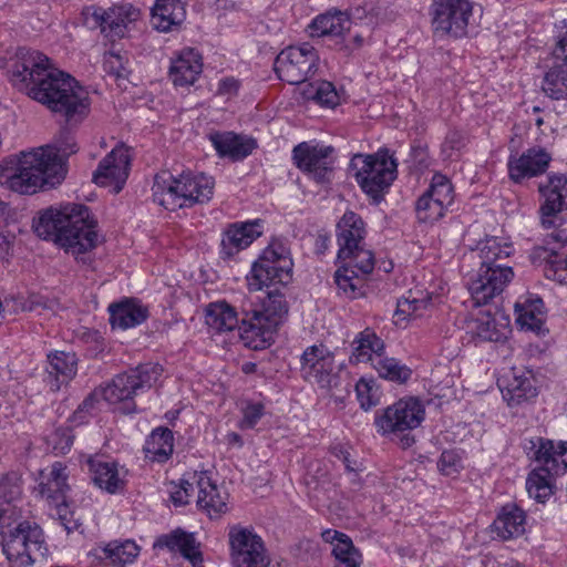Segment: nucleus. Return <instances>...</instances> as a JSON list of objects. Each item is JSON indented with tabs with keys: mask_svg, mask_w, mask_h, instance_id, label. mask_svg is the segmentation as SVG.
I'll list each match as a JSON object with an SVG mask.
<instances>
[{
	"mask_svg": "<svg viewBox=\"0 0 567 567\" xmlns=\"http://www.w3.org/2000/svg\"><path fill=\"white\" fill-rule=\"evenodd\" d=\"M12 85L30 99L63 115L69 123L81 122L89 113L86 90L68 73L54 68L39 51L19 48L8 62Z\"/></svg>",
	"mask_w": 567,
	"mask_h": 567,
	"instance_id": "obj_1",
	"label": "nucleus"
},
{
	"mask_svg": "<svg viewBox=\"0 0 567 567\" xmlns=\"http://www.w3.org/2000/svg\"><path fill=\"white\" fill-rule=\"evenodd\" d=\"M78 151L70 132H62L55 145L21 152L10 157L1 167L0 182L19 194H34L45 187H54L65 176L63 157Z\"/></svg>",
	"mask_w": 567,
	"mask_h": 567,
	"instance_id": "obj_2",
	"label": "nucleus"
},
{
	"mask_svg": "<svg viewBox=\"0 0 567 567\" xmlns=\"http://www.w3.org/2000/svg\"><path fill=\"white\" fill-rule=\"evenodd\" d=\"M33 228L39 237L52 240L75 257L94 249L100 243L97 223L84 205L49 208L34 220Z\"/></svg>",
	"mask_w": 567,
	"mask_h": 567,
	"instance_id": "obj_3",
	"label": "nucleus"
},
{
	"mask_svg": "<svg viewBox=\"0 0 567 567\" xmlns=\"http://www.w3.org/2000/svg\"><path fill=\"white\" fill-rule=\"evenodd\" d=\"M513 251L514 248L511 244L497 237L487 238L478 244L477 256L481 266L467 282L474 306L487 305L501 295L512 281L514 271L512 267L502 261L508 258Z\"/></svg>",
	"mask_w": 567,
	"mask_h": 567,
	"instance_id": "obj_4",
	"label": "nucleus"
},
{
	"mask_svg": "<svg viewBox=\"0 0 567 567\" xmlns=\"http://www.w3.org/2000/svg\"><path fill=\"white\" fill-rule=\"evenodd\" d=\"M215 181L205 174L169 172L155 175L152 186L154 202L168 210L189 208L208 203L214 194Z\"/></svg>",
	"mask_w": 567,
	"mask_h": 567,
	"instance_id": "obj_5",
	"label": "nucleus"
},
{
	"mask_svg": "<svg viewBox=\"0 0 567 567\" xmlns=\"http://www.w3.org/2000/svg\"><path fill=\"white\" fill-rule=\"evenodd\" d=\"M1 546L9 567H33L48 551L42 528L30 520L2 532Z\"/></svg>",
	"mask_w": 567,
	"mask_h": 567,
	"instance_id": "obj_6",
	"label": "nucleus"
},
{
	"mask_svg": "<svg viewBox=\"0 0 567 567\" xmlns=\"http://www.w3.org/2000/svg\"><path fill=\"white\" fill-rule=\"evenodd\" d=\"M350 168L361 189L373 199H379L396 178L398 163L388 150L374 154H355Z\"/></svg>",
	"mask_w": 567,
	"mask_h": 567,
	"instance_id": "obj_7",
	"label": "nucleus"
},
{
	"mask_svg": "<svg viewBox=\"0 0 567 567\" xmlns=\"http://www.w3.org/2000/svg\"><path fill=\"white\" fill-rule=\"evenodd\" d=\"M425 411L420 400L415 398L400 399L375 414L377 432L390 439H400L402 447H410L414 437L410 432L424 420Z\"/></svg>",
	"mask_w": 567,
	"mask_h": 567,
	"instance_id": "obj_8",
	"label": "nucleus"
},
{
	"mask_svg": "<svg viewBox=\"0 0 567 567\" xmlns=\"http://www.w3.org/2000/svg\"><path fill=\"white\" fill-rule=\"evenodd\" d=\"M474 8L471 0H432L429 16L433 35L452 40L467 37L476 23Z\"/></svg>",
	"mask_w": 567,
	"mask_h": 567,
	"instance_id": "obj_9",
	"label": "nucleus"
},
{
	"mask_svg": "<svg viewBox=\"0 0 567 567\" xmlns=\"http://www.w3.org/2000/svg\"><path fill=\"white\" fill-rule=\"evenodd\" d=\"M293 262L288 247L274 240L252 264L247 276L249 291H259L271 286H287L292 279Z\"/></svg>",
	"mask_w": 567,
	"mask_h": 567,
	"instance_id": "obj_10",
	"label": "nucleus"
},
{
	"mask_svg": "<svg viewBox=\"0 0 567 567\" xmlns=\"http://www.w3.org/2000/svg\"><path fill=\"white\" fill-rule=\"evenodd\" d=\"M282 287L276 285L267 288V295L261 301L262 309L252 310L241 319L239 329L243 331L244 339L267 342L272 338L281 318L288 313V303Z\"/></svg>",
	"mask_w": 567,
	"mask_h": 567,
	"instance_id": "obj_11",
	"label": "nucleus"
},
{
	"mask_svg": "<svg viewBox=\"0 0 567 567\" xmlns=\"http://www.w3.org/2000/svg\"><path fill=\"white\" fill-rule=\"evenodd\" d=\"M162 367L155 363L140 364L135 369L117 374L112 382L101 386L104 400L110 404L124 403V411H135L133 398L151 389L162 373Z\"/></svg>",
	"mask_w": 567,
	"mask_h": 567,
	"instance_id": "obj_12",
	"label": "nucleus"
},
{
	"mask_svg": "<svg viewBox=\"0 0 567 567\" xmlns=\"http://www.w3.org/2000/svg\"><path fill=\"white\" fill-rule=\"evenodd\" d=\"M364 237L362 218L353 212H346L337 224L338 258H359L361 269L367 272L374 269V255L365 248Z\"/></svg>",
	"mask_w": 567,
	"mask_h": 567,
	"instance_id": "obj_13",
	"label": "nucleus"
},
{
	"mask_svg": "<svg viewBox=\"0 0 567 567\" xmlns=\"http://www.w3.org/2000/svg\"><path fill=\"white\" fill-rule=\"evenodd\" d=\"M319 56L309 43L299 47H288L276 58L274 69L281 81L289 84H300L315 74Z\"/></svg>",
	"mask_w": 567,
	"mask_h": 567,
	"instance_id": "obj_14",
	"label": "nucleus"
},
{
	"mask_svg": "<svg viewBox=\"0 0 567 567\" xmlns=\"http://www.w3.org/2000/svg\"><path fill=\"white\" fill-rule=\"evenodd\" d=\"M228 538L231 561L236 567H268L265 544L254 528L233 525Z\"/></svg>",
	"mask_w": 567,
	"mask_h": 567,
	"instance_id": "obj_15",
	"label": "nucleus"
},
{
	"mask_svg": "<svg viewBox=\"0 0 567 567\" xmlns=\"http://www.w3.org/2000/svg\"><path fill=\"white\" fill-rule=\"evenodd\" d=\"M454 203V188L451 181L441 173H435L426 192L419 197L415 205L417 219L422 223L440 220Z\"/></svg>",
	"mask_w": 567,
	"mask_h": 567,
	"instance_id": "obj_16",
	"label": "nucleus"
},
{
	"mask_svg": "<svg viewBox=\"0 0 567 567\" xmlns=\"http://www.w3.org/2000/svg\"><path fill=\"white\" fill-rule=\"evenodd\" d=\"M66 481V467L60 462H54L48 473L41 472L38 489L43 498L56 506L61 525L68 533H71L79 527V524L78 520L69 517L65 504V495L69 491Z\"/></svg>",
	"mask_w": 567,
	"mask_h": 567,
	"instance_id": "obj_17",
	"label": "nucleus"
},
{
	"mask_svg": "<svg viewBox=\"0 0 567 567\" xmlns=\"http://www.w3.org/2000/svg\"><path fill=\"white\" fill-rule=\"evenodd\" d=\"M333 147L302 142L293 147L296 166L317 183H328L333 171Z\"/></svg>",
	"mask_w": 567,
	"mask_h": 567,
	"instance_id": "obj_18",
	"label": "nucleus"
},
{
	"mask_svg": "<svg viewBox=\"0 0 567 567\" xmlns=\"http://www.w3.org/2000/svg\"><path fill=\"white\" fill-rule=\"evenodd\" d=\"M546 246H537L530 252V261L535 266L543 267L546 278L559 284H567V251L557 250L551 244L564 245L567 243L566 229H554L546 236Z\"/></svg>",
	"mask_w": 567,
	"mask_h": 567,
	"instance_id": "obj_19",
	"label": "nucleus"
},
{
	"mask_svg": "<svg viewBox=\"0 0 567 567\" xmlns=\"http://www.w3.org/2000/svg\"><path fill=\"white\" fill-rule=\"evenodd\" d=\"M301 372L308 381L321 388L337 383L334 354L323 344L308 347L301 357Z\"/></svg>",
	"mask_w": 567,
	"mask_h": 567,
	"instance_id": "obj_20",
	"label": "nucleus"
},
{
	"mask_svg": "<svg viewBox=\"0 0 567 567\" xmlns=\"http://www.w3.org/2000/svg\"><path fill=\"white\" fill-rule=\"evenodd\" d=\"M539 192L545 198L539 207L540 224L544 229H558L559 214L567 209V177L550 175L545 185H539Z\"/></svg>",
	"mask_w": 567,
	"mask_h": 567,
	"instance_id": "obj_21",
	"label": "nucleus"
},
{
	"mask_svg": "<svg viewBox=\"0 0 567 567\" xmlns=\"http://www.w3.org/2000/svg\"><path fill=\"white\" fill-rule=\"evenodd\" d=\"M524 451L530 460L546 465L557 476L567 472V441L532 437L525 440Z\"/></svg>",
	"mask_w": 567,
	"mask_h": 567,
	"instance_id": "obj_22",
	"label": "nucleus"
},
{
	"mask_svg": "<svg viewBox=\"0 0 567 567\" xmlns=\"http://www.w3.org/2000/svg\"><path fill=\"white\" fill-rule=\"evenodd\" d=\"M130 150L124 145L114 147L99 164L93 181L100 186H113L118 193L128 176Z\"/></svg>",
	"mask_w": 567,
	"mask_h": 567,
	"instance_id": "obj_23",
	"label": "nucleus"
},
{
	"mask_svg": "<svg viewBox=\"0 0 567 567\" xmlns=\"http://www.w3.org/2000/svg\"><path fill=\"white\" fill-rule=\"evenodd\" d=\"M262 227L259 220L234 223L223 233L220 256L229 259L249 247L260 235Z\"/></svg>",
	"mask_w": 567,
	"mask_h": 567,
	"instance_id": "obj_24",
	"label": "nucleus"
},
{
	"mask_svg": "<svg viewBox=\"0 0 567 567\" xmlns=\"http://www.w3.org/2000/svg\"><path fill=\"white\" fill-rule=\"evenodd\" d=\"M551 156L542 147H532L520 156H509L508 174L512 181L520 183L525 178L542 175L546 172Z\"/></svg>",
	"mask_w": 567,
	"mask_h": 567,
	"instance_id": "obj_25",
	"label": "nucleus"
},
{
	"mask_svg": "<svg viewBox=\"0 0 567 567\" xmlns=\"http://www.w3.org/2000/svg\"><path fill=\"white\" fill-rule=\"evenodd\" d=\"M198 489L197 505L209 518H219L228 512V493L219 488L205 472L194 473Z\"/></svg>",
	"mask_w": 567,
	"mask_h": 567,
	"instance_id": "obj_26",
	"label": "nucleus"
},
{
	"mask_svg": "<svg viewBox=\"0 0 567 567\" xmlns=\"http://www.w3.org/2000/svg\"><path fill=\"white\" fill-rule=\"evenodd\" d=\"M92 480L101 489L116 494L122 492L126 485L127 471L114 461H104L100 457L87 460Z\"/></svg>",
	"mask_w": 567,
	"mask_h": 567,
	"instance_id": "obj_27",
	"label": "nucleus"
},
{
	"mask_svg": "<svg viewBox=\"0 0 567 567\" xmlns=\"http://www.w3.org/2000/svg\"><path fill=\"white\" fill-rule=\"evenodd\" d=\"M94 18L103 31L109 30L114 35L123 37L127 27L141 18V10L130 2H122L109 9H96Z\"/></svg>",
	"mask_w": 567,
	"mask_h": 567,
	"instance_id": "obj_28",
	"label": "nucleus"
},
{
	"mask_svg": "<svg viewBox=\"0 0 567 567\" xmlns=\"http://www.w3.org/2000/svg\"><path fill=\"white\" fill-rule=\"evenodd\" d=\"M154 548H166L169 551H177L185 559L189 560L194 567L203 563L199 543L196 540L194 534L179 528L157 537L154 543Z\"/></svg>",
	"mask_w": 567,
	"mask_h": 567,
	"instance_id": "obj_29",
	"label": "nucleus"
},
{
	"mask_svg": "<svg viewBox=\"0 0 567 567\" xmlns=\"http://www.w3.org/2000/svg\"><path fill=\"white\" fill-rule=\"evenodd\" d=\"M202 71V55L195 49L186 48L172 61L169 78L177 86H188L195 83Z\"/></svg>",
	"mask_w": 567,
	"mask_h": 567,
	"instance_id": "obj_30",
	"label": "nucleus"
},
{
	"mask_svg": "<svg viewBox=\"0 0 567 567\" xmlns=\"http://www.w3.org/2000/svg\"><path fill=\"white\" fill-rule=\"evenodd\" d=\"M342 265L334 272V282L338 289L350 299L361 293L367 277L372 271L363 272L359 258H338Z\"/></svg>",
	"mask_w": 567,
	"mask_h": 567,
	"instance_id": "obj_31",
	"label": "nucleus"
},
{
	"mask_svg": "<svg viewBox=\"0 0 567 567\" xmlns=\"http://www.w3.org/2000/svg\"><path fill=\"white\" fill-rule=\"evenodd\" d=\"M516 322L523 330L543 333L545 329V307L539 297L523 296L515 303Z\"/></svg>",
	"mask_w": 567,
	"mask_h": 567,
	"instance_id": "obj_32",
	"label": "nucleus"
},
{
	"mask_svg": "<svg viewBox=\"0 0 567 567\" xmlns=\"http://www.w3.org/2000/svg\"><path fill=\"white\" fill-rule=\"evenodd\" d=\"M492 530L503 540L522 536L526 530V514L515 504H507L492 524Z\"/></svg>",
	"mask_w": 567,
	"mask_h": 567,
	"instance_id": "obj_33",
	"label": "nucleus"
},
{
	"mask_svg": "<svg viewBox=\"0 0 567 567\" xmlns=\"http://www.w3.org/2000/svg\"><path fill=\"white\" fill-rule=\"evenodd\" d=\"M210 141L219 156L234 161L246 158L256 148L255 140L233 132L212 134Z\"/></svg>",
	"mask_w": 567,
	"mask_h": 567,
	"instance_id": "obj_34",
	"label": "nucleus"
},
{
	"mask_svg": "<svg viewBox=\"0 0 567 567\" xmlns=\"http://www.w3.org/2000/svg\"><path fill=\"white\" fill-rule=\"evenodd\" d=\"M322 539L331 544L332 555L336 559L334 567H360L361 554L354 547L352 539L338 530L327 529L322 532Z\"/></svg>",
	"mask_w": 567,
	"mask_h": 567,
	"instance_id": "obj_35",
	"label": "nucleus"
},
{
	"mask_svg": "<svg viewBox=\"0 0 567 567\" xmlns=\"http://www.w3.org/2000/svg\"><path fill=\"white\" fill-rule=\"evenodd\" d=\"M110 322L113 328L126 330L144 322L148 317L147 308L135 299H125L109 307Z\"/></svg>",
	"mask_w": 567,
	"mask_h": 567,
	"instance_id": "obj_36",
	"label": "nucleus"
},
{
	"mask_svg": "<svg viewBox=\"0 0 567 567\" xmlns=\"http://www.w3.org/2000/svg\"><path fill=\"white\" fill-rule=\"evenodd\" d=\"M185 16L182 0H156L152 9L151 23L157 31L168 32L178 27Z\"/></svg>",
	"mask_w": 567,
	"mask_h": 567,
	"instance_id": "obj_37",
	"label": "nucleus"
},
{
	"mask_svg": "<svg viewBox=\"0 0 567 567\" xmlns=\"http://www.w3.org/2000/svg\"><path fill=\"white\" fill-rule=\"evenodd\" d=\"M499 388L509 406L522 404L537 395L535 380L529 372L523 374L513 372L512 378L503 380Z\"/></svg>",
	"mask_w": 567,
	"mask_h": 567,
	"instance_id": "obj_38",
	"label": "nucleus"
},
{
	"mask_svg": "<svg viewBox=\"0 0 567 567\" xmlns=\"http://www.w3.org/2000/svg\"><path fill=\"white\" fill-rule=\"evenodd\" d=\"M48 383L51 390L58 391L62 383L69 382L76 374V358L74 353L55 351L48 355Z\"/></svg>",
	"mask_w": 567,
	"mask_h": 567,
	"instance_id": "obj_39",
	"label": "nucleus"
},
{
	"mask_svg": "<svg viewBox=\"0 0 567 567\" xmlns=\"http://www.w3.org/2000/svg\"><path fill=\"white\" fill-rule=\"evenodd\" d=\"M353 351L351 360L357 363H375V358L380 359L384 354V342L370 328L358 333L352 342Z\"/></svg>",
	"mask_w": 567,
	"mask_h": 567,
	"instance_id": "obj_40",
	"label": "nucleus"
},
{
	"mask_svg": "<svg viewBox=\"0 0 567 567\" xmlns=\"http://www.w3.org/2000/svg\"><path fill=\"white\" fill-rule=\"evenodd\" d=\"M557 475L544 464H538L527 476L526 489L529 497L538 503H546L555 493Z\"/></svg>",
	"mask_w": 567,
	"mask_h": 567,
	"instance_id": "obj_41",
	"label": "nucleus"
},
{
	"mask_svg": "<svg viewBox=\"0 0 567 567\" xmlns=\"http://www.w3.org/2000/svg\"><path fill=\"white\" fill-rule=\"evenodd\" d=\"M174 449V435L167 427H157L146 439L143 451L146 458L163 463L168 460Z\"/></svg>",
	"mask_w": 567,
	"mask_h": 567,
	"instance_id": "obj_42",
	"label": "nucleus"
},
{
	"mask_svg": "<svg viewBox=\"0 0 567 567\" xmlns=\"http://www.w3.org/2000/svg\"><path fill=\"white\" fill-rule=\"evenodd\" d=\"M206 324L216 332H227L239 326V319L234 307L226 301H217L207 307Z\"/></svg>",
	"mask_w": 567,
	"mask_h": 567,
	"instance_id": "obj_43",
	"label": "nucleus"
},
{
	"mask_svg": "<svg viewBox=\"0 0 567 567\" xmlns=\"http://www.w3.org/2000/svg\"><path fill=\"white\" fill-rule=\"evenodd\" d=\"M351 27V20L344 12L337 11L333 13H326L317 17L312 23V35H342L346 31H349Z\"/></svg>",
	"mask_w": 567,
	"mask_h": 567,
	"instance_id": "obj_44",
	"label": "nucleus"
},
{
	"mask_svg": "<svg viewBox=\"0 0 567 567\" xmlns=\"http://www.w3.org/2000/svg\"><path fill=\"white\" fill-rule=\"evenodd\" d=\"M542 89L551 100L567 99V62H557L546 72Z\"/></svg>",
	"mask_w": 567,
	"mask_h": 567,
	"instance_id": "obj_45",
	"label": "nucleus"
},
{
	"mask_svg": "<svg viewBox=\"0 0 567 567\" xmlns=\"http://www.w3.org/2000/svg\"><path fill=\"white\" fill-rule=\"evenodd\" d=\"M375 360L377 361L372 368L382 379L404 383L412 375V370L395 358H390L383 354L380 359L375 358Z\"/></svg>",
	"mask_w": 567,
	"mask_h": 567,
	"instance_id": "obj_46",
	"label": "nucleus"
},
{
	"mask_svg": "<svg viewBox=\"0 0 567 567\" xmlns=\"http://www.w3.org/2000/svg\"><path fill=\"white\" fill-rule=\"evenodd\" d=\"M105 553L113 565L125 567L136 559L140 547L133 540H125L120 544H110Z\"/></svg>",
	"mask_w": 567,
	"mask_h": 567,
	"instance_id": "obj_47",
	"label": "nucleus"
},
{
	"mask_svg": "<svg viewBox=\"0 0 567 567\" xmlns=\"http://www.w3.org/2000/svg\"><path fill=\"white\" fill-rule=\"evenodd\" d=\"M470 332L480 341L497 342L502 332L496 328L495 320L489 315H482L468 324Z\"/></svg>",
	"mask_w": 567,
	"mask_h": 567,
	"instance_id": "obj_48",
	"label": "nucleus"
},
{
	"mask_svg": "<svg viewBox=\"0 0 567 567\" xmlns=\"http://www.w3.org/2000/svg\"><path fill=\"white\" fill-rule=\"evenodd\" d=\"M17 305L22 311L37 312L41 315L45 310L53 311L56 302L41 293L30 292L27 296H20Z\"/></svg>",
	"mask_w": 567,
	"mask_h": 567,
	"instance_id": "obj_49",
	"label": "nucleus"
},
{
	"mask_svg": "<svg viewBox=\"0 0 567 567\" xmlns=\"http://www.w3.org/2000/svg\"><path fill=\"white\" fill-rule=\"evenodd\" d=\"M74 435L69 426L56 427L47 439L48 446L56 454H65L73 445Z\"/></svg>",
	"mask_w": 567,
	"mask_h": 567,
	"instance_id": "obj_50",
	"label": "nucleus"
},
{
	"mask_svg": "<svg viewBox=\"0 0 567 567\" xmlns=\"http://www.w3.org/2000/svg\"><path fill=\"white\" fill-rule=\"evenodd\" d=\"M104 400V393L102 388H96L92 391L83 402L78 406L74 413L71 416V421L76 424H83L87 421L89 416L92 415V412L96 409V404L100 400Z\"/></svg>",
	"mask_w": 567,
	"mask_h": 567,
	"instance_id": "obj_51",
	"label": "nucleus"
},
{
	"mask_svg": "<svg viewBox=\"0 0 567 567\" xmlns=\"http://www.w3.org/2000/svg\"><path fill=\"white\" fill-rule=\"evenodd\" d=\"M360 406L368 411L379 403V392L373 380L360 379L355 384Z\"/></svg>",
	"mask_w": 567,
	"mask_h": 567,
	"instance_id": "obj_52",
	"label": "nucleus"
},
{
	"mask_svg": "<svg viewBox=\"0 0 567 567\" xmlns=\"http://www.w3.org/2000/svg\"><path fill=\"white\" fill-rule=\"evenodd\" d=\"M312 99L321 106L336 107L340 103L339 93L333 83L320 81L315 86Z\"/></svg>",
	"mask_w": 567,
	"mask_h": 567,
	"instance_id": "obj_53",
	"label": "nucleus"
},
{
	"mask_svg": "<svg viewBox=\"0 0 567 567\" xmlns=\"http://www.w3.org/2000/svg\"><path fill=\"white\" fill-rule=\"evenodd\" d=\"M241 419L238 422L240 430H251L261 420L265 414V406L259 402H248L241 409Z\"/></svg>",
	"mask_w": 567,
	"mask_h": 567,
	"instance_id": "obj_54",
	"label": "nucleus"
},
{
	"mask_svg": "<svg viewBox=\"0 0 567 567\" xmlns=\"http://www.w3.org/2000/svg\"><path fill=\"white\" fill-rule=\"evenodd\" d=\"M555 40L554 59L556 62H567V19L555 24Z\"/></svg>",
	"mask_w": 567,
	"mask_h": 567,
	"instance_id": "obj_55",
	"label": "nucleus"
},
{
	"mask_svg": "<svg viewBox=\"0 0 567 567\" xmlns=\"http://www.w3.org/2000/svg\"><path fill=\"white\" fill-rule=\"evenodd\" d=\"M437 467L442 474L452 475L461 467V458L452 450L443 451L437 462Z\"/></svg>",
	"mask_w": 567,
	"mask_h": 567,
	"instance_id": "obj_56",
	"label": "nucleus"
},
{
	"mask_svg": "<svg viewBox=\"0 0 567 567\" xmlns=\"http://www.w3.org/2000/svg\"><path fill=\"white\" fill-rule=\"evenodd\" d=\"M19 493L20 487L16 474H4L0 477V494L7 502L13 499Z\"/></svg>",
	"mask_w": 567,
	"mask_h": 567,
	"instance_id": "obj_57",
	"label": "nucleus"
},
{
	"mask_svg": "<svg viewBox=\"0 0 567 567\" xmlns=\"http://www.w3.org/2000/svg\"><path fill=\"white\" fill-rule=\"evenodd\" d=\"M426 306V299L406 297L398 300V312L406 316H416L422 309H425Z\"/></svg>",
	"mask_w": 567,
	"mask_h": 567,
	"instance_id": "obj_58",
	"label": "nucleus"
},
{
	"mask_svg": "<svg viewBox=\"0 0 567 567\" xmlns=\"http://www.w3.org/2000/svg\"><path fill=\"white\" fill-rule=\"evenodd\" d=\"M239 89V82L234 78H225L219 81L218 92L221 94H233Z\"/></svg>",
	"mask_w": 567,
	"mask_h": 567,
	"instance_id": "obj_59",
	"label": "nucleus"
},
{
	"mask_svg": "<svg viewBox=\"0 0 567 567\" xmlns=\"http://www.w3.org/2000/svg\"><path fill=\"white\" fill-rule=\"evenodd\" d=\"M444 146H449L451 150H460L463 146V135L456 131L450 132L445 138Z\"/></svg>",
	"mask_w": 567,
	"mask_h": 567,
	"instance_id": "obj_60",
	"label": "nucleus"
},
{
	"mask_svg": "<svg viewBox=\"0 0 567 567\" xmlns=\"http://www.w3.org/2000/svg\"><path fill=\"white\" fill-rule=\"evenodd\" d=\"M196 486V482L194 480V473L189 476V478H182L179 483V489L185 492L186 495L190 497L194 493Z\"/></svg>",
	"mask_w": 567,
	"mask_h": 567,
	"instance_id": "obj_61",
	"label": "nucleus"
},
{
	"mask_svg": "<svg viewBox=\"0 0 567 567\" xmlns=\"http://www.w3.org/2000/svg\"><path fill=\"white\" fill-rule=\"evenodd\" d=\"M341 461L342 463L344 464L346 466V470L352 474L353 476H355V468L352 466V463L350 461V454L349 452L347 451H343V450H340V454L337 455Z\"/></svg>",
	"mask_w": 567,
	"mask_h": 567,
	"instance_id": "obj_62",
	"label": "nucleus"
},
{
	"mask_svg": "<svg viewBox=\"0 0 567 567\" xmlns=\"http://www.w3.org/2000/svg\"><path fill=\"white\" fill-rule=\"evenodd\" d=\"M172 501L175 505H185L189 502V496L179 488L172 494Z\"/></svg>",
	"mask_w": 567,
	"mask_h": 567,
	"instance_id": "obj_63",
	"label": "nucleus"
},
{
	"mask_svg": "<svg viewBox=\"0 0 567 567\" xmlns=\"http://www.w3.org/2000/svg\"><path fill=\"white\" fill-rule=\"evenodd\" d=\"M227 442L229 444H234V445H237V446H243V439L236 432H230V433L227 434Z\"/></svg>",
	"mask_w": 567,
	"mask_h": 567,
	"instance_id": "obj_64",
	"label": "nucleus"
}]
</instances>
